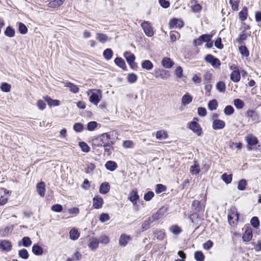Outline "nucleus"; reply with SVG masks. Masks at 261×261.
<instances>
[{
    "label": "nucleus",
    "mask_w": 261,
    "mask_h": 261,
    "mask_svg": "<svg viewBox=\"0 0 261 261\" xmlns=\"http://www.w3.org/2000/svg\"><path fill=\"white\" fill-rule=\"evenodd\" d=\"M109 139H110V135L108 133L103 134L94 140L92 144L93 149L96 150V147H103Z\"/></svg>",
    "instance_id": "f257e3e1"
},
{
    "label": "nucleus",
    "mask_w": 261,
    "mask_h": 261,
    "mask_svg": "<svg viewBox=\"0 0 261 261\" xmlns=\"http://www.w3.org/2000/svg\"><path fill=\"white\" fill-rule=\"evenodd\" d=\"M91 95L89 97V101L97 106L100 101L101 97V91L99 89H92L90 90Z\"/></svg>",
    "instance_id": "f03ea898"
},
{
    "label": "nucleus",
    "mask_w": 261,
    "mask_h": 261,
    "mask_svg": "<svg viewBox=\"0 0 261 261\" xmlns=\"http://www.w3.org/2000/svg\"><path fill=\"white\" fill-rule=\"evenodd\" d=\"M231 213L228 215V219L230 225H235L239 219V213L237 212L236 208H231Z\"/></svg>",
    "instance_id": "7ed1b4c3"
},
{
    "label": "nucleus",
    "mask_w": 261,
    "mask_h": 261,
    "mask_svg": "<svg viewBox=\"0 0 261 261\" xmlns=\"http://www.w3.org/2000/svg\"><path fill=\"white\" fill-rule=\"evenodd\" d=\"M114 143L109 139L103 146L104 149V155L110 156L114 151L113 145Z\"/></svg>",
    "instance_id": "20e7f679"
},
{
    "label": "nucleus",
    "mask_w": 261,
    "mask_h": 261,
    "mask_svg": "<svg viewBox=\"0 0 261 261\" xmlns=\"http://www.w3.org/2000/svg\"><path fill=\"white\" fill-rule=\"evenodd\" d=\"M141 27L144 30L145 34L148 37H152L154 32L153 28L149 21H144L141 23Z\"/></svg>",
    "instance_id": "39448f33"
},
{
    "label": "nucleus",
    "mask_w": 261,
    "mask_h": 261,
    "mask_svg": "<svg viewBox=\"0 0 261 261\" xmlns=\"http://www.w3.org/2000/svg\"><path fill=\"white\" fill-rule=\"evenodd\" d=\"M92 200V206L94 208L100 209L102 207L104 203V201L101 197L99 196V195H95L93 197Z\"/></svg>",
    "instance_id": "423d86ee"
},
{
    "label": "nucleus",
    "mask_w": 261,
    "mask_h": 261,
    "mask_svg": "<svg viewBox=\"0 0 261 261\" xmlns=\"http://www.w3.org/2000/svg\"><path fill=\"white\" fill-rule=\"evenodd\" d=\"M189 128L198 136H200L202 133V128L200 125L195 121H192L189 123Z\"/></svg>",
    "instance_id": "0eeeda50"
},
{
    "label": "nucleus",
    "mask_w": 261,
    "mask_h": 261,
    "mask_svg": "<svg viewBox=\"0 0 261 261\" xmlns=\"http://www.w3.org/2000/svg\"><path fill=\"white\" fill-rule=\"evenodd\" d=\"M205 60L207 62L211 63L215 68L219 67L220 65V61L211 55H207L205 57Z\"/></svg>",
    "instance_id": "6e6552de"
},
{
    "label": "nucleus",
    "mask_w": 261,
    "mask_h": 261,
    "mask_svg": "<svg viewBox=\"0 0 261 261\" xmlns=\"http://www.w3.org/2000/svg\"><path fill=\"white\" fill-rule=\"evenodd\" d=\"M12 245L11 242L9 240H3L0 242V248L7 252L11 250Z\"/></svg>",
    "instance_id": "1a4fd4ad"
},
{
    "label": "nucleus",
    "mask_w": 261,
    "mask_h": 261,
    "mask_svg": "<svg viewBox=\"0 0 261 261\" xmlns=\"http://www.w3.org/2000/svg\"><path fill=\"white\" fill-rule=\"evenodd\" d=\"M246 140L248 143V146H253L257 144L258 143L257 138L252 135H248L246 137ZM248 148L249 150L252 149V147L250 146H248Z\"/></svg>",
    "instance_id": "9d476101"
},
{
    "label": "nucleus",
    "mask_w": 261,
    "mask_h": 261,
    "mask_svg": "<svg viewBox=\"0 0 261 261\" xmlns=\"http://www.w3.org/2000/svg\"><path fill=\"white\" fill-rule=\"evenodd\" d=\"M44 100L47 103L48 105L50 107L58 106L60 104V101L57 99H53L50 97L48 95L43 96Z\"/></svg>",
    "instance_id": "9b49d317"
},
{
    "label": "nucleus",
    "mask_w": 261,
    "mask_h": 261,
    "mask_svg": "<svg viewBox=\"0 0 261 261\" xmlns=\"http://www.w3.org/2000/svg\"><path fill=\"white\" fill-rule=\"evenodd\" d=\"M64 86L65 87L69 88L70 91L74 94L77 93L80 90V89L77 85L70 82L65 83Z\"/></svg>",
    "instance_id": "f8f14e48"
},
{
    "label": "nucleus",
    "mask_w": 261,
    "mask_h": 261,
    "mask_svg": "<svg viewBox=\"0 0 261 261\" xmlns=\"http://www.w3.org/2000/svg\"><path fill=\"white\" fill-rule=\"evenodd\" d=\"M225 126V122L220 119H215L213 122V128L215 130L222 129Z\"/></svg>",
    "instance_id": "ddd939ff"
},
{
    "label": "nucleus",
    "mask_w": 261,
    "mask_h": 261,
    "mask_svg": "<svg viewBox=\"0 0 261 261\" xmlns=\"http://www.w3.org/2000/svg\"><path fill=\"white\" fill-rule=\"evenodd\" d=\"M164 215V209L163 208H160L158 211V212L153 214L151 217H149L150 219L153 222L155 221L161 219Z\"/></svg>",
    "instance_id": "4468645a"
},
{
    "label": "nucleus",
    "mask_w": 261,
    "mask_h": 261,
    "mask_svg": "<svg viewBox=\"0 0 261 261\" xmlns=\"http://www.w3.org/2000/svg\"><path fill=\"white\" fill-rule=\"evenodd\" d=\"M110 190V186L107 182L102 183L99 187V193L102 194L108 193Z\"/></svg>",
    "instance_id": "2eb2a0df"
},
{
    "label": "nucleus",
    "mask_w": 261,
    "mask_h": 261,
    "mask_svg": "<svg viewBox=\"0 0 261 261\" xmlns=\"http://www.w3.org/2000/svg\"><path fill=\"white\" fill-rule=\"evenodd\" d=\"M105 166L107 170L110 171H114L118 167L117 164L115 161H107L106 163Z\"/></svg>",
    "instance_id": "dca6fc26"
},
{
    "label": "nucleus",
    "mask_w": 261,
    "mask_h": 261,
    "mask_svg": "<svg viewBox=\"0 0 261 261\" xmlns=\"http://www.w3.org/2000/svg\"><path fill=\"white\" fill-rule=\"evenodd\" d=\"M37 191L38 194L41 196L43 197L45 193V185L44 182L41 181L37 184Z\"/></svg>",
    "instance_id": "f3484780"
},
{
    "label": "nucleus",
    "mask_w": 261,
    "mask_h": 261,
    "mask_svg": "<svg viewBox=\"0 0 261 261\" xmlns=\"http://www.w3.org/2000/svg\"><path fill=\"white\" fill-rule=\"evenodd\" d=\"M66 0H52L48 4V6L52 8H57L62 6Z\"/></svg>",
    "instance_id": "a211bd4d"
},
{
    "label": "nucleus",
    "mask_w": 261,
    "mask_h": 261,
    "mask_svg": "<svg viewBox=\"0 0 261 261\" xmlns=\"http://www.w3.org/2000/svg\"><path fill=\"white\" fill-rule=\"evenodd\" d=\"M162 66L166 68H170L174 65V62L169 58H164L162 61Z\"/></svg>",
    "instance_id": "6ab92c4d"
},
{
    "label": "nucleus",
    "mask_w": 261,
    "mask_h": 261,
    "mask_svg": "<svg viewBox=\"0 0 261 261\" xmlns=\"http://www.w3.org/2000/svg\"><path fill=\"white\" fill-rule=\"evenodd\" d=\"M236 68L237 69L233 71L230 74V79L233 82L237 83L240 81L241 76L239 69L237 68Z\"/></svg>",
    "instance_id": "aec40b11"
},
{
    "label": "nucleus",
    "mask_w": 261,
    "mask_h": 261,
    "mask_svg": "<svg viewBox=\"0 0 261 261\" xmlns=\"http://www.w3.org/2000/svg\"><path fill=\"white\" fill-rule=\"evenodd\" d=\"M114 62L117 66L122 69L123 70H126L127 67L125 61L122 58L117 57L115 59Z\"/></svg>",
    "instance_id": "412c9836"
},
{
    "label": "nucleus",
    "mask_w": 261,
    "mask_h": 261,
    "mask_svg": "<svg viewBox=\"0 0 261 261\" xmlns=\"http://www.w3.org/2000/svg\"><path fill=\"white\" fill-rule=\"evenodd\" d=\"M252 238V230L250 228L246 229L245 232L243 234L242 238L244 241L249 242Z\"/></svg>",
    "instance_id": "4be33fe9"
},
{
    "label": "nucleus",
    "mask_w": 261,
    "mask_h": 261,
    "mask_svg": "<svg viewBox=\"0 0 261 261\" xmlns=\"http://www.w3.org/2000/svg\"><path fill=\"white\" fill-rule=\"evenodd\" d=\"M183 24L182 21L178 19H173L169 22V25L171 28H181Z\"/></svg>",
    "instance_id": "5701e85b"
},
{
    "label": "nucleus",
    "mask_w": 261,
    "mask_h": 261,
    "mask_svg": "<svg viewBox=\"0 0 261 261\" xmlns=\"http://www.w3.org/2000/svg\"><path fill=\"white\" fill-rule=\"evenodd\" d=\"M80 233L76 228H72L69 231V237L72 240H76L80 237Z\"/></svg>",
    "instance_id": "b1692460"
},
{
    "label": "nucleus",
    "mask_w": 261,
    "mask_h": 261,
    "mask_svg": "<svg viewBox=\"0 0 261 261\" xmlns=\"http://www.w3.org/2000/svg\"><path fill=\"white\" fill-rule=\"evenodd\" d=\"M32 252L36 255H41L43 253V248L37 244H34L32 247Z\"/></svg>",
    "instance_id": "393cba45"
},
{
    "label": "nucleus",
    "mask_w": 261,
    "mask_h": 261,
    "mask_svg": "<svg viewBox=\"0 0 261 261\" xmlns=\"http://www.w3.org/2000/svg\"><path fill=\"white\" fill-rule=\"evenodd\" d=\"M4 34L7 37L12 38L15 35V29L11 26H8L4 31Z\"/></svg>",
    "instance_id": "a878e982"
},
{
    "label": "nucleus",
    "mask_w": 261,
    "mask_h": 261,
    "mask_svg": "<svg viewBox=\"0 0 261 261\" xmlns=\"http://www.w3.org/2000/svg\"><path fill=\"white\" fill-rule=\"evenodd\" d=\"M99 242L96 238H93L88 244V247L91 250L96 249L98 247Z\"/></svg>",
    "instance_id": "bb28decb"
},
{
    "label": "nucleus",
    "mask_w": 261,
    "mask_h": 261,
    "mask_svg": "<svg viewBox=\"0 0 261 261\" xmlns=\"http://www.w3.org/2000/svg\"><path fill=\"white\" fill-rule=\"evenodd\" d=\"M190 173L192 175H196L199 173L200 169L199 166L196 161L194 162V164L190 167Z\"/></svg>",
    "instance_id": "cd10ccee"
},
{
    "label": "nucleus",
    "mask_w": 261,
    "mask_h": 261,
    "mask_svg": "<svg viewBox=\"0 0 261 261\" xmlns=\"http://www.w3.org/2000/svg\"><path fill=\"white\" fill-rule=\"evenodd\" d=\"M192 101V97L189 93L185 94L181 98V103L186 106L189 104Z\"/></svg>",
    "instance_id": "c85d7f7f"
},
{
    "label": "nucleus",
    "mask_w": 261,
    "mask_h": 261,
    "mask_svg": "<svg viewBox=\"0 0 261 261\" xmlns=\"http://www.w3.org/2000/svg\"><path fill=\"white\" fill-rule=\"evenodd\" d=\"M113 55V50L111 48H107L103 52V56L107 60L111 59Z\"/></svg>",
    "instance_id": "c756f323"
},
{
    "label": "nucleus",
    "mask_w": 261,
    "mask_h": 261,
    "mask_svg": "<svg viewBox=\"0 0 261 261\" xmlns=\"http://www.w3.org/2000/svg\"><path fill=\"white\" fill-rule=\"evenodd\" d=\"M168 137V134L166 132L163 130L157 131L156 133V138L159 140L165 139Z\"/></svg>",
    "instance_id": "7c9ffc66"
},
{
    "label": "nucleus",
    "mask_w": 261,
    "mask_h": 261,
    "mask_svg": "<svg viewBox=\"0 0 261 261\" xmlns=\"http://www.w3.org/2000/svg\"><path fill=\"white\" fill-rule=\"evenodd\" d=\"M18 25V31L21 34H25L28 31V29L25 25L21 22H17Z\"/></svg>",
    "instance_id": "2f4dec72"
},
{
    "label": "nucleus",
    "mask_w": 261,
    "mask_h": 261,
    "mask_svg": "<svg viewBox=\"0 0 261 261\" xmlns=\"http://www.w3.org/2000/svg\"><path fill=\"white\" fill-rule=\"evenodd\" d=\"M130 238L128 236H126L125 234H122L119 239V244L121 246H125L127 242L129 240Z\"/></svg>",
    "instance_id": "473e14b6"
},
{
    "label": "nucleus",
    "mask_w": 261,
    "mask_h": 261,
    "mask_svg": "<svg viewBox=\"0 0 261 261\" xmlns=\"http://www.w3.org/2000/svg\"><path fill=\"white\" fill-rule=\"evenodd\" d=\"M139 196L137 194V192L135 191H132V202L133 203V204L135 206L136 205V207L135 208L136 210H138V206L137 205V200L139 199Z\"/></svg>",
    "instance_id": "72a5a7b5"
},
{
    "label": "nucleus",
    "mask_w": 261,
    "mask_h": 261,
    "mask_svg": "<svg viewBox=\"0 0 261 261\" xmlns=\"http://www.w3.org/2000/svg\"><path fill=\"white\" fill-rule=\"evenodd\" d=\"M192 207L197 212H200L203 210L202 206L200 205V201L196 200L193 201Z\"/></svg>",
    "instance_id": "f704fd0d"
},
{
    "label": "nucleus",
    "mask_w": 261,
    "mask_h": 261,
    "mask_svg": "<svg viewBox=\"0 0 261 261\" xmlns=\"http://www.w3.org/2000/svg\"><path fill=\"white\" fill-rule=\"evenodd\" d=\"M18 255L20 258H22L24 259H27L29 257V254L28 251L26 249H21L18 251Z\"/></svg>",
    "instance_id": "c9c22d12"
},
{
    "label": "nucleus",
    "mask_w": 261,
    "mask_h": 261,
    "mask_svg": "<svg viewBox=\"0 0 261 261\" xmlns=\"http://www.w3.org/2000/svg\"><path fill=\"white\" fill-rule=\"evenodd\" d=\"M96 38L101 43L106 42L108 39V37L106 34L99 33L96 34Z\"/></svg>",
    "instance_id": "e433bc0d"
},
{
    "label": "nucleus",
    "mask_w": 261,
    "mask_h": 261,
    "mask_svg": "<svg viewBox=\"0 0 261 261\" xmlns=\"http://www.w3.org/2000/svg\"><path fill=\"white\" fill-rule=\"evenodd\" d=\"M142 67L149 70L153 68V64L149 60H145L142 63Z\"/></svg>",
    "instance_id": "4c0bfd02"
},
{
    "label": "nucleus",
    "mask_w": 261,
    "mask_h": 261,
    "mask_svg": "<svg viewBox=\"0 0 261 261\" xmlns=\"http://www.w3.org/2000/svg\"><path fill=\"white\" fill-rule=\"evenodd\" d=\"M247 7H245L239 13V18L242 21H244L247 19Z\"/></svg>",
    "instance_id": "58836bf2"
},
{
    "label": "nucleus",
    "mask_w": 261,
    "mask_h": 261,
    "mask_svg": "<svg viewBox=\"0 0 261 261\" xmlns=\"http://www.w3.org/2000/svg\"><path fill=\"white\" fill-rule=\"evenodd\" d=\"M247 116L249 119H251L252 121H258V117L256 113L253 111H248L247 112Z\"/></svg>",
    "instance_id": "ea45409f"
},
{
    "label": "nucleus",
    "mask_w": 261,
    "mask_h": 261,
    "mask_svg": "<svg viewBox=\"0 0 261 261\" xmlns=\"http://www.w3.org/2000/svg\"><path fill=\"white\" fill-rule=\"evenodd\" d=\"M79 146L81 148V150L84 152H88L90 150V147L85 142H80Z\"/></svg>",
    "instance_id": "a19ab883"
},
{
    "label": "nucleus",
    "mask_w": 261,
    "mask_h": 261,
    "mask_svg": "<svg viewBox=\"0 0 261 261\" xmlns=\"http://www.w3.org/2000/svg\"><path fill=\"white\" fill-rule=\"evenodd\" d=\"M216 88L220 92H224L226 89L224 82L222 81L218 82L216 84Z\"/></svg>",
    "instance_id": "79ce46f5"
},
{
    "label": "nucleus",
    "mask_w": 261,
    "mask_h": 261,
    "mask_svg": "<svg viewBox=\"0 0 261 261\" xmlns=\"http://www.w3.org/2000/svg\"><path fill=\"white\" fill-rule=\"evenodd\" d=\"M32 242L28 237H24L22 239V245L24 247H28L32 245Z\"/></svg>",
    "instance_id": "37998d69"
},
{
    "label": "nucleus",
    "mask_w": 261,
    "mask_h": 261,
    "mask_svg": "<svg viewBox=\"0 0 261 261\" xmlns=\"http://www.w3.org/2000/svg\"><path fill=\"white\" fill-rule=\"evenodd\" d=\"M218 107V102L216 99H213L209 101L208 103V108L210 110H214L217 109Z\"/></svg>",
    "instance_id": "c03bdc74"
},
{
    "label": "nucleus",
    "mask_w": 261,
    "mask_h": 261,
    "mask_svg": "<svg viewBox=\"0 0 261 261\" xmlns=\"http://www.w3.org/2000/svg\"><path fill=\"white\" fill-rule=\"evenodd\" d=\"M73 128L75 132L77 133H80L83 130L84 126L82 123L80 122H77L73 125Z\"/></svg>",
    "instance_id": "a18cd8bd"
},
{
    "label": "nucleus",
    "mask_w": 261,
    "mask_h": 261,
    "mask_svg": "<svg viewBox=\"0 0 261 261\" xmlns=\"http://www.w3.org/2000/svg\"><path fill=\"white\" fill-rule=\"evenodd\" d=\"M0 88L3 92H8L10 91L11 86L7 83H3Z\"/></svg>",
    "instance_id": "49530a36"
},
{
    "label": "nucleus",
    "mask_w": 261,
    "mask_h": 261,
    "mask_svg": "<svg viewBox=\"0 0 261 261\" xmlns=\"http://www.w3.org/2000/svg\"><path fill=\"white\" fill-rule=\"evenodd\" d=\"M194 257L197 261H203L204 259V256L201 251L195 252Z\"/></svg>",
    "instance_id": "de8ad7c7"
},
{
    "label": "nucleus",
    "mask_w": 261,
    "mask_h": 261,
    "mask_svg": "<svg viewBox=\"0 0 261 261\" xmlns=\"http://www.w3.org/2000/svg\"><path fill=\"white\" fill-rule=\"evenodd\" d=\"M153 223L151 219L149 217L148 220H145L142 224V228L143 230H147L150 228V224Z\"/></svg>",
    "instance_id": "09e8293b"
},
{
    "label": "nucleus",
    "mask_w": 261,
    "mask_h": 261,
    "mask_svg": "<svg viewBox=\"0 0 261 261\" xmlns=\"http://www.w3.org/2000/svg\"><path fill=\"white\" fill-rule=\"evenodd\" d=\"M246 185L247 181L244 179H242L239 182L238 189L240 190L243 191L245 190Z\"/></svg>",
    "instance_id": "8fccbe9b"
},
{
    "label": "nucleus",
    "mask_w": 261,
    "mask_h": 261,
    "mask_svg": "<svg viewBox=\"0 0 261 261\" xmlns=\"http://www.w3.org/2000/svg\"><path fill=\"white\" fill-rule=\"evenodd\" d=\"M222 180L226 184H229L232 180V175H227L226 173L222 174L221 176Z\"/></svg>",
    "instance_id": "3c124183"
},
{
    "label": "nucleus",
    "mask_w": 261,
    "mask_h": 261,
    "mask_svg": "<svg viewBox=\"0 0 261 261\" xmlns=\"http://www.w3.org/2000/svg\"><path fill=\"white\" fill-rule=\"evenodd\" d=\"M87 126L88 130L93 131L97 126V123L96 121H90L88 123Z\"/></svg>",
    "instance_id": "603ef678"
},
{
    "label": "nucleus",
    "mask_w": 261,
    "mask_h": 261,
    "mask_svg": "<svg viewBox=\"0 0 261 261\" xmlns=\"http://www.w3.org/2000/svg\"><path fill=\"white\" fill-rule=\"evenodd\" d=\"M229 3L233 10L237 11L238 10L239 0H230Z\"/></svg>",
    "instance_id": "864d4df0"
},
{
    "label": "nucleus",
    "mask_w": 261,
    "mask_h": 261,
    "mask_svg": "<svg viewBox=\"0 0 261 261\" xmlns=\"http://www.w3.org/2000/svg\"><path fill=\"white\" fill-rule=\"evenodd\" d=\"M51 210L54 212L60 213L62 211L63 206L60 204H56L51 206Z\"/></svg>",
    "instance_id": "5fc2aeb1"
},
{
    "label": "nucleus",
    "mask_w": 261,
    "mask_h": 261,
    "mask_svg": "<svg viewBox=\"0 0 261 261\" xmlns=\"http://www.w3.org/2000/svg\"><path fill=\"white\" fill-rule=\"evenodd\" d=\"M244 102L240 99H236L234 100V105L237 109H242L244 107Z\"/></svg>",
    "instance_id": "6e6d98bb"
},
{
    "label": "nucleus",
    "mask_w": 261,
    "mask_h": 261,
    "mask_svg": "<svg viewBox=\"0 0 261 261\" xmlns=\"http://www.w3.org/2000/svg\"><path fill=\"white\" fill-rule=\"evenodd\" d=\"M224 112L226 115H230L233 114L234 112V109L231 106H227L225 108Z\"/></svg>",
    "instance_id": "4d7b16f0"
},
{
    "label": "nucleus",
    "mask_w": 261,
    "mask_h": 261,
    "mask_svg": "<svg viewBox=\"0 0 261 261\" xmlns=\"http://www.w3.org/2000/svg\"><path fill=\"white\" fill-rule=\"evenodd\" d=\"M109 215L107 213H102L99 216V220L101 222H105L110 219Z\"/></svg>",
    "instance_id": "13d9d810"
},
{
    "label": "nucleus",
    "mask_w": 261,
    "mask_h": 261,
    "mask_svg": "<svg viewBox=\"0 0 261 261\" xmlns=\"http://www.w3.org/2000/svg\"><path fill=\"white\" fill-rule=\"evenodd\" d=\"M250 222L252 226L255 228H257L259 225L258 219L256 217H253L251 219Z\"/></svg>",
    "instance_id": "bf43d9fd"
},
{
    "label": "nucleus",
    "mask_w": 261,
    "mask_h": 261,
    "mask_svg": "<svg viewBox=\"0 0 261 261\" xmlns=\"http://www.w3.org/2000/svg\"><path fill=\"white\" fill-rule=\"evenodd\" d=\"M239 50L242 55H243L245 57H247L249 56V51L246 46H240L239 47Z\"/></svg>",
    "instance_id": "052dcab7"
},
{
    "label": "nucleus",
    "mask_w": 261,
    "mask_h": 261,
    "mask_svg": "<svg viewBox=\"0 0 261 261\" xmlns=\"http://www.w3.org/2000/svg\"><path fill=\"white\" fill-rule=\"evenodd\" d=\"M95 168V165L93 163H90L88 165L87 168L85 169V172L87 173H90L93 172Z\"/></svg>",
    "instance_id": "680f3d73"
},
{
    "label": "nucleus",
    "mask_w": 261,
    "mask_h": 261,
    "mask_svg": "<svg viewBox=\"0 0 261 261\" xmlns=\"http://www.w3.org/2000/svg\"><path fill=\"white\" fill-rule=\"evenodd\" d=\"M170 230L173 233L175 234H179L181 231L180 228L176 225L171 226L170 228Z\"/></svg>",
    "instance_id": "e2e57ef3"
},
{
    "label": "nucleus",
    "mask_w": 261,
    "mask_h": 261,
    "mask_svg": "<svg viewBox=\"0 0 261 261\" xmlns=\"http://www.w3.org/2000/svg\"><path fill=\"white\" fill-rule=\"evenodd\" d=\"M37 106L40 110H43L46 108V103L42 100L39 99L37 102Z\"/></svg>",
    "instance_id": "0e129e2a"
},
{
    "label": "nucleus",
    "mask_w": 261,
    "mask_h": 261,
    "mask_svg": "<svg viewBox=\"0 0 261 261\" xmlns=\"http://www.w3.org/2000/svg\"><path fill=\"white\" fill-rule=\"evenodd\" d=\"M99 242L101 244H107L110 242V239L108 236L103 235L100 236Z\"/></svg>",
    "instance_id": "69168bd1"
},
{
    "label": "nucleus",
    "mask_w": 261,
    "mask_h": 261,
    "mask_svg": "<svg viewBox=\"0 0 261 261\" xmlns=\"http://www.w3.org/2000/svg\"><path fill=\"white\" fill-rule=\"evenodd\" d=\"M68 212L70 214L75 216L79 214L80 210L76 207H73L68 209Z\"/></svg>",
    "instance_id": "338daca9"
},
{
    "label": "nucleus",
    "mask_w": 261,
    "mask_h": 261,
    "mask_svg": "<svg viewBox=\"0 0 261 261\" xmlns=\"http://www.w3.org/2000/svg\"><path fill=\"white\" fill-rule=\"evenodd\" d=\"M166 190V187L162 184H158L156 186L155 192L157 193H160Z\"/></svg>",
    "instance_id": "774afa93"
}]
</instances>
